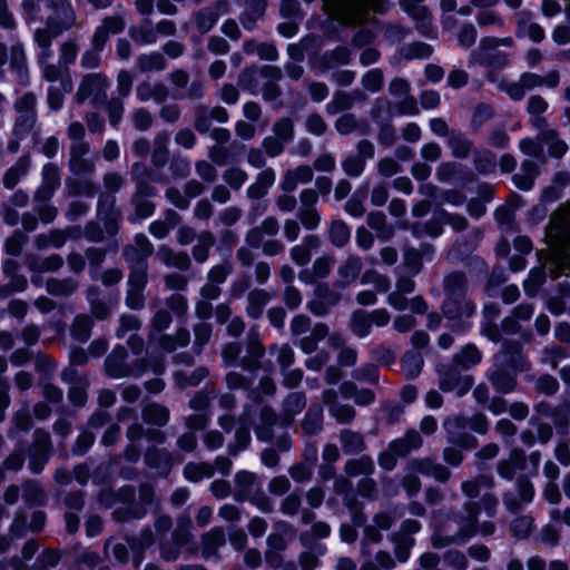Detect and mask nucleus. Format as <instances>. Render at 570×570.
<instances>
[{"instance_id":"nucleus-3","label":"nucleus","mask_w":570,"mask_h":570,"mask_svg":"<svg viewBox=\"0 0 570 570\" xmlns=\"http://www.w3.org/2000/svg\"><path fill=\"white\" fill-rule=\"evenodd\" d=\"M258 331L253 326L248 332L247 355L240 357L243 346L239 342L226 343L222 351V357L227 366H240L243 372L230 371L225 381L229 390L249 389L256 379L263 374L273 372L271 363H263L264 346L257 340Z\"/></svg>"},{"instance_id":"nucleus-31","label":"nucleus","mask_w":570,"mask_h":570,"mask_svg":"<svg viewBox=\"0 0 570 570\" xmlns=\"http://www.w3.org/2000/svg\"><path fill=\"white\" fill-rule=\"evenodd\" d=\"M278 219L274 216H268L255 227L247 230L245 235L246 244L253 249H258L259 245H263L265 236L275 237L279 232Z\"/></svg>"},{"instance_id":"nucleus-47","label":"nucleus","mask_w":570,"mask_h":570,"mask_svg":"<svg viewBox=\"0 0 570 570\" xmlns=\"http://www.w3.org/2000/svg\"><path fill=\"white\" fill-rule=\"evenodd\" d=\"M517 374L497 364L490 372L489 379L494 390L501 394L511 393L517 385Z\"/></svg>"},{"instance_id":"nucleus-13","label":"nucleus","mask_w":570,"mask_h":570,"mask_svg":"<svg viewBox=\"0 0 570 570\" xmlns=\"http://www.w3.org/2000/svg\"><path fill=\"white\" fill-rule=\"evenodd\" d=\"M147 363L142 358L129 361L125 346L117 345L105 360L106 374L111 379L139 377L147 371Z\"/></svg>"},{"instance_id":"nucleus-61","label":"nucleus","mask_w":570,"mask_h":570,"mask_svg":"<svg viewBox=\"0 0 570 570\" xmlns=\"http://www.w3.org/2000/svg\"><path fill=\"white\" fill-rule=\"evenodd\" d=\"M188 543L189 541L176 538L174 533H171L170 539L159 538L160 557L167 562H174L179 558L181 549Z\"/></svg>"},{"instance_id":"nucleus-19","label":"nucleus","mask_w":570,"mask_h":570,"mask_svg":"<svg viewBox=\"0 0 570 570\" xmlns=\"http://www.w3.org/2000/svg\"><path fill=\"white\" fill-rule=\"evenodd\" d=\"M109 80L104 73H88L80 81L76 98L79 102L91 99L94 105H100L107 99V89L109 88Z\"/></svg>"},{"instance_id":"nucleus-43","label":"nucleus","mask_w":570,"mask_h":570,"mask_svg":"<svg viewBox=\"0 0 570 570\" xmlns=\"http://www.w3.org/2000/svg\"><path fill=\"white\" fill-rule=\"evenodd\" d=\"M515 33L518 37H528L533 42H541L546 38L544 29L537 22L532 21L531 14L521 11L517 14Z\"/></svg>"},{"instance_id":"nucleus-12","label":"nucleus","mask_w":570,"mask_h":570,"mask_svg":"<svg viewBox=\"0 0 570 570\" xmlns=\"http://www.w3.org/2000/svg\"><path fill=\"white\" fill-rule=\"evenodd\" d=\"M423 444V439L416 430H407L401 438L392 440L385 450L377 456V463L381 469L392 471L395 469L399 459L407 456L411 452L419 450Z\"/></svg>"},{"instance_id":"nucleus-60","label":"nucleus","mask_w":570,"mask_h":570,"mask_svg":"<svg viewBox=\"0 0 570 570\" xmlns=\"http://www.w3.org/2000/svg\"><path fill=\"white\" fill-rule=\"evenodd\" d=\"M30 167V159L27 156L18 158V160L8 168L2 177V184L7 189H12L24 177Z\"/></svg>"},{"instance_id":"nucleus-35","label":"nucleus","mask_w":570,"mask_h":570,"mask_svg":"<svg viewBox=\"0 0 570 570\" xmlns=\"http://www.w3.org/2000/svg\"><path fill=\"white\" fill-rule=\"evenodd\" d=\"M410 469L423 476L433 478L438 482H445L450 478V471L443 464L431 458L414 459L410 462Z\"/></svg>"},{"instance_id":"nucleus-26","label":"nucleus","mask_w":570,"mask_h":570,"mask_svg":"<svg viewBox=\"0 0 570 570\" xmlns=\"http://www.w3.org/2000/svg\"><path fill=\"white\" fill-rule=\"evenodd\" d=\"M63 505L68 509L65 513L66 530L68 533L73 534L79 530L80 518L78 512L82 511L85 507V492L82 490H73L66 493L63 497Z\"/></svg>"},{"instance_id":"nucleus-25","label":"nucleus","mask_w":570,"mask_h":570,"mask_svg":"<svg viewBox=\"0 0 570 570\" xmlns=\"http://www.w3.org/2000/svg\"><path fill=\"white\" fill-rule=\"evenodd\" d=\"M534 489L527 474H520L517 479V492H507L503 495V503L510 512H517L522 504L533 500Z\"/></svg>"},{"instance_id":"nucleus-38","label":"nucleus","mask_w":570,"mask_h":570,"mask_svg":"<svg viewBox=\"0 0 570 570\" xmlns=\"http://www.w3.org/2000/svg\"><path fill=\"white\" fill-rule=\"evenodd\" d=\"M116 197L111 194H100L98 197L97 213L105 222L106 232L115 235L118 230L117 213L115 210Z\"/></svg>"},{"instance_id":"nucleus-34","label":"nucleus","mask_w":570,"mask_h":570,"mask_svg":"<svg viewBox=\"0 0 570 570\" xmlns=\"http://www.w3.org/2000/svg\"><path fill=\"white\" fill-rule=\"evenodd\" d=\"M226 544V533L222 527H214L200 539L202 556L209 560H219V549Z\"/></svg>"},{"instance_id":"nucleus-2","label":"nucleus","mask_w":570,"mask_h":570,"mask_svg":"<svg viewBox=\"0 0 570 570\" xmlns=\"http://www.w3.org/2000/svg\"><path fill=\"white\" fill-rule=\"evenodd\" d=\"M498 500L494 495L485 493L480 501L465 502L460 513L439 510L432 511L434 531L431 540L434 548L465 544L478 532V518L484 512L488 518L495 514Z\"/></svg>"},{"instance_id":"nucleus-41","label":"nucleus","mask_w":570,"mask_h":570,"mask_svg":"<svg viewBox=\"0 0 570 570\" xmlns=\"http://www.w3.org/2000/svg\"><path fill=\"white\" fill-rule=\"evenodd\" d=\"M136 97L141 102L154 100L161 104L169 97L168 87L161 81H141L136 86Z\"/></svg>"},{"instance_id":"nucleus-52","label":"nucleus","mask_w":570,"mask_h":570,"mask_svg":"<svg viewBox=\"0 0 570 570\" xmlns=\"http://www.w3.org/2000/svg\"><path fill=\"white\" fill-rule=\"evenodd\" d=\"M40 70L46 81H59L60 86L65 91H71L72 82L70 80V77L68 76V68L60 61H58L57 63L49 62L43 66H40Z\"/></svg>"},{"instance_id":"nucleus-58","label":"nucleus","mask_w":570,"mask_h":570,"mask_svg":"<svg viewBox=\"0 0 570 570\" xmlns=\"http://www.w3.org/2000/svg\"><path fill=\"white\" fill-rule=\"evenodd\" d=\"M141 415L145 423L161 428L168 423L170 413L166 406L150 402L144 405Z\"/></svg>"},{"instance_id":"nucleus-62","label":"nucleus","mask_w":570,"mask_h":570,"mask_svg":"<svg viewBox=\"0 0 570 570\" xmlns=\"http://www.w3.org/2000/svg\"><path fill=\"white\" fill-rule=\"evenodd\" d=\"M215 474V469L208 462H188L183 469L184 478L193 483L209 479Z\"/></svg>"},{"instance_id":"nucleus-33","label":"nucleus","mask_w":570,"mask_h":570,"mask_svg":"<svg viewBox=\"0 0 570 570\" xmlns=\"http://www.w3.org/2000/svg\"><path fill=\"white\" fill-rule=\"evenodd\" d=\"M443 315L450 321H463L472 317L476 312L475 303L468 298L444 299L442 305Z\"/></svg>"},{"instance_id":"nucleus-51","label":"nucleus","mask_w":570,"mask_h":570,"mask_svg":"<svg viewBox=\"0 0 570 570\" xmlns=\"http://www.w3.org/2000/svg\"><path fill=\"white\" fill-rule=\"evenodd\" d=\"M87 301L90 305L91 314L98 320H105L110 316L115 303L107 301L101 296L98 287L91 286L87 289Z\"/></svg>"},{"instance_id":"nucleus-23","label":"nucleus","mask_w":570,"mask_h":570,"mask_svg":"<svg viewBox=\"0 0 570 570\" xmlns=\"http://www.w3.org/2000/svg\"><path fill=\"white\" fill-rule=\"evenodd\" d=\"M157 444L148 446L145 451L144 461L148 469L155 471L159 478H168L175 464V455L166 450L156 446Z\"/></svg>"},{"instance_id":"nucleus-20","label":"nucleus","mask_w":570,"mask_h":570,"mask_svg":"<svg viewBox=\"0 0 570 570\" xmlns=\"http://www.w3.org/2000/svg\"><path fill=\"white\" fill-rule=\"evenodd\" d=\"M439 379L443 392H454L460 397L465 395L474 383L472 375L462 374L461 368L453 363L439 368Z\"/></svg>"},{"instance_id":"nucleus-8","label":"nucleus","mask_w":570,"mask_h":570,"mask_svg":"<svg viewBox=\"0 0 570 570\" xmlns=\"http://www.w3.org/2000/svg\"><path fill=\"white\" fill-rule=\"evenodd\" d=\"M126 542H115L112 538L106 540L104 552L116 566H124L129 560L131 552L132 566L138 570L145 560V552L155 543V534L150 527H144L138 534L127 535Z\"/></svg>"},{"instance_id":"nucleus-54","label":"nucleus","mask_w":570,"mask_h":570,"mask_svg":"<svg viewBox=\"0 0 570 570\" xmlns=\"http://www.w3.org/2000/svg\"><path fill=\"white\" fill-rule=\"evenodd\" d=\"M481 351L472 343L465 344L453 355L452 363L461 370H470L482 361Z\"/></svg>"},{"instance_id":"nucleus-55","label":"nucleus","mask_w":570,"mask_h":570,"mask_svg":"<svg viewBox=\"0 0 570 570\" xmlns=\"http://www.w3.org/2000/svg\"><path fill=\"white\" fill-rule=\"evenodd\" d=\"M338 440L342 451L346 455L360 454L366 448L363 434L350 429L341 430Z\"/></svg>"},{"instance_id":"nucleus-17","label":"nucleus","mask_w":570,"mask_h":570,"mask_svg":"<svg viewBox=\"0 0 570 570\" xmlns=\"http://www.w3.org/2000/svg\"><path fill=\"white\" fill-rule=\"evenodd\" d=\"M343 504L347 508L351 514V523H343L340 528V538L345 543H354L358 538V529L367 522V517L364 513L363 503L356 500L353 491H347L342 495Z\"/></svg>"},{"instance_id":"nucleus-56","label":"nucleus","mask_w":570,"mask_h":570,"mask_svg":"<svg viewBox=\"0 0 570 570\" xmlns=\"http://www.w3.org/2000/svg\"><path fill=\"white\" fill-rule=\"evenodd\" d=\"M267 7V0H245V9L240 16V22L247 30H253L256 22L263 18Z\"/></svg>"},{"instance_id":"nucleus-10","label":"nucleus","mask_w":570,"mask_h":570,"mask_svg":"<svg viewBox=\"0 0 570 570\" xmlns=\"http://www.w3.org/2000/svg\"><path fill=\"white\" fill-rule=\"evenodd\" d=\"M443 429L446 433L449 444L461 449H472L476 445V438L471 432L485 434L488 420L483 414H473L470 417L462 415H450L443 421Z\"/></svg>"},{"instance_id":"nucleus-5","label":"nucleus","mask_w":570,"mask_h":570,"mask_svg":"<svg viewBox=\"0 0 570 570\" xmlns=\"http://www.w3.org/2000/svg\"><path fill=\"white\" fill-rule=\"evenodd\" d=\"M141 323H120L116 331L118 337H125L130 333L127 343L135 355H139L145 345L147 351L151 353H170L178 347L186 346L190 341L189 328L185 327V323H178L174 334L167 333L171 323H150L147 343L137 334Z\"/></svg>"},{"instance_id":"nucleus-32","label":"nucleus","mask_w":570,"mask_h":570,"mask_svg":"<svg viewBox=\"0 0 570 570\" xmlns=\"http://www.w3.org/2000/svg\"><path fill=\"white\" fill-rule=\"evenodd\" d=\"M7 58L9 59L10 70L16 73L19 82L23 86L28 85L29 68L23 43L20 41L13 42L9 49Z\"/></svg>"},{"instance_id":"nucleus-1","label":"nucleus","mask_w":570,"mask_h":570,"mask_svg":"<svg viewBox=\"0 0 570 570\" xmlns=\"http://www.w3.org/2000/svg\"><path fill=\"white\" fill-rule=\"evenodd\" d=\"M271 374H263L258 386L249 389L247 394L249 401L259 407V422L255 426V435L258 441L274 443L278 451L287 452L293 445L288 429L295 416L305 409L306 395L298 391L288 393L282 402V415L278 416L272 406L263 403L265 396H273L276 392Z\"/></svg>"},{"instance_id":"nucleus-15","label":"nucleus","mask_w":570,"mask_h":570,"mask_svg":"<svg viewBox=\"0 0 570 570\" xmlns=\"http://www.w3.org/2000/svg\"><path fill=\"white\" fill-rule=\"evenodd\" d=\"M126 436L129 443L124 451V456L129 463H137L140 460L141 446L138 442L142 439L155 444H164L166 441L164 432L156 429L146 430L142 424L138 422H134L128 426Z\"/></svg>"},{"instance_id":"nucleus-16","label":"nucleus","mask_w":570,"mask_h":570,"mask_svg":"<svg viewBox=\"0 0 570 570\" xmlns=\"http://www.w3.org/2000/svg\"><path fill=\"white\" fill-rule=\"evenodd\" d=\"M32 438V443L27 451L28 468L32 473L39 474L52 456L53 446L49 432L43 429H36Z\"/></svg>"},{"instance_id":"nucleus-28","label":"nucleus","mask_w":570,"mask_h":570,"mask_svg":"<svg viewBox=\"0 0 570 570\" xmlns=\"http://www.w3.org/2000/svg\"><path fill=\"white\" fill-rule=\"evenodd\" d=\"M154 253V245L146 235L137 234L134 243L124 248V257L129 266L148 264L147 258Z\"/></svg>"},{"instance_id":"nucleus-6","label":"nucleus","mask_w":570,"mask_h":570,"mask_svg":"<svg viewBox=\"0 0 570 570\" xmlns=\"http://www.w3.org/2000/svg\"><path fill=\"white\" fill-rule=\"evenodd\" d=\"M393 523L392 517L387 512H377L373 515L371 523L362 527L363 537L361 539V566L358 570H392L395 561L390 552L379 550L373 556L371 546L377 544L383 539V531H387Z\"/></svg>"},{"instance_id":"nucleus-63","label":"nucleus","mask_w":570,"mask_h":570,"mask_svg":"<svg viewBox=\"0 0 570 570\" xmlns=\"http://www.w3.org/2000/svg\"><path fill=\"white\" fill-rule=\"evenodd\" d=\"M167 67L166 59L163 53L153 51L138 56L136 60V68L139 72L163 71Z\"/></svg>"},{"instance_id":"nucleus-48","label":"nucleus","mask_w":570,"mask_h":570,"mask_svg":"<svg viewBox=\"0 0 570 570\" xmlns=\"http://www.w3.org/2000/svg\"><path fill=\"white\" fill-rule=\"evenodd\" d=\"M445 299L466 297L468 278L462 272H452L443 278Z\"/></svg>"},{"instance_id":"nucleus-37","label":"nucleus","mask_w":570,"mask_h":570,"mask_svg":"<svg viewBox=\"0 0 570 570\" xmlns=\"http://www.w3.org/2000/svg\"><path fill=\"white\" fill-rule=\"evenodd\" d=\"M560 72L557 69L549 70L546 75L541 76L534 72L525 71L519 77L525 91L533 90L540 87L550 89L557 88L560 83Z\"/></svg>"},{"instance_id":"nucleus-46","label":"nucleus","mask_w":570,"mask_h":570,"mask_svg":"<svg viewBox=\"0 0 570 570\" xmlns=\"http://www.w3.org/2000/svg\"><path fill=\"white\" fill-rule=\"evenodd\" d=\"M276 179L275 170L272 167L264 168L255 177V181L247 188L246 194L250 199H261L267 195Z\"/></svg>"},{"instance_id":"nucleus-59","label":"nucleus","mask_w":570,"mask_h":570,"mask_svg":"<svg viewBox=\"0 0 570 570\" xmlns=\"http://www.w3.org/2000/svg\"><path fill=\"white\" fill-rule=\"evenodd\" d=\"M414 237H438L443 232V218L440 216L439 210L435 215L425 223H414L411 226Z\"/></svg>"},{"instance_id":"nucleus-53","label":"nucleus","mask_w":570,"mask_h":570,"mask_svg":"<svg viewBox=\"0 0 570 570\" xmlns=\"http://www.w3.org/2000/svg\"><path fill=\"white\" fill-rule=\"evenodd\" d=\"M39 550L37 540L29 539L21 549V558L13 557L9 562H0V570H29L27 563L35 557Z\"/></svg>"},{"instance_id":"nucleus-21","label":"nucleus","mask_w":570,"mask_h":570,"mask_svg":"<svg viewBox=\"0 0 570 570\" xmlns=\"http://www.w3.org/2000/svg\"><path fill=\"white\" fill-rule=\"evenodd\" d=\"M49 8L53 16L47 19L48 24L56 28V32L68 31L78 24L77 12L70 0H50Z\"/></svg>"},{"instance_id":"nucleus-24","label":"nucleus","mask_w":570,"mask_h":570,"mask_svg":"<svg viewBox=\"0 0 570 570\" xmlns=\"http://www.w3.org/2000/svg\"><path fill=\"white\" fill-rule=\"evenodd\" d=\"M334 262L332 255H322L314 259L311 267L298 272V279L305 285L323 283L331 275Z\"/></svg>"},{"instance_id":"nucleus-45","label":"nucleus","mask_w":570,"mask_h":570,"mask_svg":"<svg viewBox=\"0 0 570 570\" xmlns=\"http://www.w3.org/2000/svg\"><path fill=\"white\" fill-rule=\"evenodd\" d=\"M157 256L166 267L185 272L191 266V259L186 252H176L167 245L159 246Z\"/></svg>"},{"instance_id":"nucleus-44","label":"nucleus","mask_w":570,"mask_h":570,"mask_svg":"<svg viewBox=\"0 0 570 570\" xmlns=\"http://www.w3.org/2000/svg\"><path fill=\"white\" fill-rule=\"evenodd\" d=\"M126 27V22L124 18L119 14L106 16L101 23L95 29L92 37L95 38V42L100 47V45H106L110 35H118L124 31Z\"/></svg>"},{"instance_id":"nucleus-42","label":"nucleus","mask_w":570,"mask_h":570,"mask_svg":"<svg viewBox=\"0 0 570 570\" xmlns=\"http://www.w3.org/2000/svg\"><path fill=\"white\" fill-rule=\"evenodd\" d=\"M313 168L308 165H299L284 173L281 188L285 193L294 191L299 184H307L313 180Z\"/></svg>"},{"instance_id":"nucleus-9","label":"nucleus","mask_w":570,"mask_h":570,"mask_svg":"<svg viewBox=\"0 0 570 570\" xmlns=\"http://www.w3.org/2000/svg\"><path fill=\"white\" fill-rule=\"evenodd\" d=\"M326 12L345 26L362 24L367 20V12L384 13L389 6L384 0H324Z\"/></svg>"},{"instance_id":"nucleus-49","label":"nucleus","mask_w":570,"mask_h":570,"mask_svg":"<svg viewBox=\"0 0 570 570\" xmlns=\"http://www.w3.org/2000/svg\"><path fill=\"white\" fill-rule=\"evenodd\" d=\"M324 423V411L321 404L313 403L307 409L301 426L305 435L314 436L322 432Z\"/></svg>"},{"instance_id":"nucleus-4","label":"nucleus","mask_w":570,"mask_h":570,"mask_svg":"<svg viewBox=\"0 0 570 570\" xmlns=\"http://www.w3.org/2000/svg\"><path fill=\"white\" fill-rule=\"evenodd\" d=\"M137 491L134 485H122L117 491L111 488H102L97 494L99 505L110 509L117 503L112 511V519L118 523H127L134 520L144 519L148 509L155 504V488L149 482H144Z\"/></svg>"},{"instance_id":"nucleus-64","label":"nucleus","mask_w":570,"mask_h":570,"mask_svg":"<svg viewBox=\"0 0 570 570\" xmlns=\"http://www.w3.org/2000/svg\"><path fill=\"white\" fill-rule=\"evenodd\" d=\"M22 499L27 507L42 505L47 501V494L38 481L27 480L22 484Z\"/></svg>"},{"instance_id":"nucleus-18","label":"nucleus","mask_w":570,"mask_h":570,"mask_svg":"<svg viewBox=\"0 0 570 570\" xmlns=\"http://www.w3.org/2000/svg\"><path fill=\"white\" fill-rule=\"evenodd\" d=\"M257 414L259 415V407L252 401L244 406L238 425L235 429L234 442L229 443L227 448L230 456H237L250 444V429L253 425L254 428L257 425L255 424Z\"/></svg>"},{"instance_id":"nucleus-30","label":"nucleus","mask_w":570,"mask_h":570,"mask_svg":"<svg viewBox=\"0 0 570 570\" xmlns=\"http://www.w3.org/2000/svg\"><path fill=\"white\" fill-rule=\"evenodd\" d=\"M363 268L362 258L357 255H350L336 269L334 286L345 288L353 284L360 276Z\"/></svg>"},{"instance_id":"nucleus-11","label":"nucleus","mask_w":570,"mask_h":570,"mask_svg":"<svg viewBox=\"0 0 570 570\" xmlns=\"http://www.w3.org/2000/svg\"><path fill=\"white\" fill-rule=\"evenodd\" d=\"M500 46L512 47L513 39L511 37L482 38L478 47L470 52L469 66L479 65L487 68L503 69L509 65V57L505 52L499 50Z\"/></svg>"},{"instance_id":"nucleus-29","label":"nucleus","mask_w":570,"mask_h":570,"mask_svg":"<svg viewBox=\"0 0 570 570\" xmlns=\"http://www.w3.org/2000/svg\"><path fill=\"white\" fill-rule=\"evenodd\" d=\"M322 400L327 405L328 414L340 424H348L355 417V410L350 404H342L337 401V393L333 389L324 390Z\"/></svg>"},{"instance_id":"nucleus-7","label":"nucleus","mask_w":570,"mask_h":570,"mask_svg":"<svg viewBox=\"0 0 570 570\" xmlns=\"http://www.w3.org/2000/svg\"><path fill=\"white\" fill-rule=\"evenodd\" d=\"M521 323H481V334L494 343L502 342L503 350L495 356L494 364L519 374L528 370L521 347L505 338V335L519 332Z\"/></svg>"},{"instance_id":"nucleus-36","label":"nucleus","mask_w":570,"mask_h":570,"mask_svg":"<svg viewBox=\"0 0 570 570\" xmlns=\"http://www.w3.org/2000/svg\"><path fill=\"white\" fill-rule=\"evenodd\" d=\"M527 466V458L522 450L512 449L508 459L498 462V474L507 480L512 481L518 472H522Z\"/></svg>"},{"instance_id":"nucleus-40","label":"nucleus","mask_w":570,"mask_h":570,"mask_svg":"<svg viewBox=\"0 0 570 570\" xmlns=\"http://www.w3.org/2000/svg\"><path fill=\"white\" fill-rule=\"evenodd\" d=\"M188 311L187 298L179 294H171L166 298L165 308L156 313L154 321H171L173 318H183Z\"/></svg>"},{"instance_id":"nucleus-57","label":"nucleus","mask_w":570,"mask_h":570,"mask_svg":"<svg viewBox=\"0 0 570 570\" xmlns=\"http://www.w3.org/2000/svg\"><path fill=\"white\" fill-rule=\"evenodd\" d=\"M100 562V556L90 549H82L75 553L72 561L69 563V570H94ZM98 570H110L109 567H101Z\"/></svg>"},{"instance_id":"nucleus-14","label":"nucleus","mask_w":570,"mask_h":570,"mask_svg":"<svg viewBox=\"0 0 570 570\" xmlns=\"http://www.w3.org/2000/svg\"><path fill=\"white\" fill-rule=\"evenodd\" d=\"M17 118L13 125V135L18 140L24 139L37 124V96L24 92L13 105Z\"/></svg>"},{"instance_id":"nucleus-22","label":"nucleus","mask_w":570,"mask_h":570,"mask_svg":"<svg viewBox=\"0 0 570 570\" xmlns=\"http://www.w3.org/2000/svg\"><path fill=\"white\" fill-rule=\"evenodd\" d=\"M89 153L90 145L88 142H78L70 146L68 168L72 175L86 177L95 174L96 164L94 159L88 157Z\"/></svg>"},{"instance_id":"nucleus-27","label":"nucleus","mask_w":570,"mask_h":570,"mask_svg":"<svg viewBox=\"0 0 570 570\" xmlns=\"http://www.w3.org/2000/svg\"><path fill=\"white\" fill-rule=\"evenodd\" d=\"M42 181L36 190L35 199L37 202L46 203L49 200L61 184L60 168L52 163H48L42 167L41 171Z\"/></svg>"},{"instance_id":"nucleus-50","label":"nucleus","mask_w":570,"mask_h":570,"mask_svg":"<svg viewBox=\"0 0 570 570\" xmlns=\"http://www.w3.org/2000/svg\"><path fill=\"white\" fill-rule=\"evenodd\" d=\"M257 476L247 470L237 471L234 476L235 493L234 498L238 502H244L250 498L256 488Z\"/></svg>"},{"instance_id":"nucleus-39","label":"nucleus","mask_w":570,"mask_h":570,"mask_svg":"<svg viewBox=\"0 0 570 570\" xmlns=\"http://www.w3.org/2000/svg\"><path fill=\"white\" fill-rule=\"evenodd\" d=\"M335 488L342 494L347 491H353L356 497H362L367 500H374L377 495V484L370 475L363 476L357 481L356 489L351 488V483L346 479H340L335 482ZM358 501V498H356Z\"/></svg>"}]
</instances>
